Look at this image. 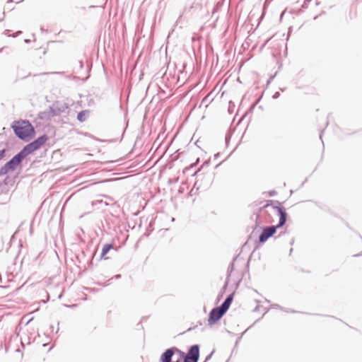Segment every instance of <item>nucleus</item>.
<instances>
[{
  "label": "nucleus",
  "instance_id": "f257e3e1",
  "mask_svg": "<svg viewBox=\"0 0 362 362\" xmlns=\"http://www.w3.org/2000/svg\"><path fill=\"white\" fill-rule=\"evenodd\" d=\"M12 128L15 134L25 141H29L35 135V129L28 121H17L13 123Z\"/></svg>",
  "mask_w": 362,
  "mask_h": 362
},
{
  "label": "nucleus",
  "instance_id": "f03ea898",
  "mask_svg": "<svg viewBox=\"0 0 362 362\" xmlns=\"http://www.w3.org/2000/svg\"><path fill=\"white\" fill-rule=\"evenodd\" d=\"M274 211L279 217V222L276 226L266 227L263 229L262 234L259 235V242L264 243L269 238L272 237L276 231V228L283 226L286 221V213L282 207L274 206Z\"/></svg>",
  "mask_w": 362,
  "mask_h": 362
},
{
  "label": "nucleus",
  "instance_id": "7ed1b4c3",
  "mask_svg": "<svg viewBox=\"0 0 362 362\" xmlns=\"http://www.w3.org/2000/svg\"><path fill=\"white\" fill-rule=\"evenodd\" d=\"M28 156L22 149L11 160L7 162L0 170V175H5L10 171L14 170L18 166L21 161Z\"/></svg>",
  "mask_w": 362,
  "mask_h": 362
},
{
  "label": "nucleus",
  "instance_id": "20e7f679",
  "mask_svg": "<svg viewBox=\"0 0 362 362\" xmlns=\"http://www.w3.org/2000/svg\"><path fill=\"white\" fill-rule=\"evenodd\" d=\"M48 140V137L46 135L38 137L37 139L26 145L23 150L27 154V156L31 154L34 151L40 149Z\"/></svg>",
  "mask_w": 362,
  "mask_h": 362
},
{
  "label": "nucleus",
  "instance_id": "39448f33",
  "mask_svg": "<svg viewBox=\"0 0 362 362\" xmlns=\"http://www.w3.org/2000/svg\"><path fill=\"white\" fill-rule=\"evenodd\" d=\"M199 356L198 345L192 346L187 354L184 362H197Z\"/></svg>",
  "mask_w": 362,
  "mask_h": 362
},
{
  "label": "nucleus",
  "instance_id": "423d86ee",
  "mask_svg": "<svg viewBox=\"0 0 362 362\" xmlns=\"http://www.w3.org/2000/svg\"><path fill=\"white\" fill-rule=\"evenodd\" d=\"M225 313L219 308H214L209 313L208 322L209 325H214L217 322Z\"/></svg>",
  "mask_w": 362,
  "mask_h": 362
},
{
  "label": "nucleus",
  "instance_id": "0eeeda50",
  "mask_svg": "<svg viewBox=\"0 0 362 362\" xmlns=\"http://www.w3.org/2000/svg\"><path fill=\"white\" fill-rule=\"evenodd\" d=\"M175 354L173 349H167L160 356V362H171L172 357Z\"/></svg>",
  "mask_w": 362,
  "mask_h": 362
},
{
  "label": "nucleus",
  "instance_id": "6e6552de",
  "mask_svg": "<svg viewBox=\"0 0 362 362\" xmlns=\"http://www.w3.org/2000/svg\"><path fill=\"white\" fill-rule=\"evenodd\" d=\"M232 300H233V297L231 296H228L225 300V301L221 305V306L219 307V308L225 313L228 310V309L229 308V307H230V305L231 304Z\"/></svg>",
  "mask_w": 362,
  "mask_h": 362
},
{
  "label": "nucleus",
  "instance_id": "1a4fd4ad",
  "mask_svg": "<svg viewBox=\"0 0 362 362\" xmlns=\"http://www.w3.org/2000/svg\"><path fill=\"white\" fill-rule=\"evenodd\" d=\"M112 248V244H106L103 246V250H102V254H101V257L106 259H107V257H105V255H107V253L110 251V249Z\"/></svg>",
  "mask_w": 362,
  "mask_h": 362
},
{
  "label": "nucleus",
  "instance_id": "9d476101",
  "mask_svg": "<svg viewBox=\"0 0 362 362\" xmlns=\"http://www.w3.org/2000/svg\"><path fill=\"white\" fill-rule=\"evenodd\" d=\"M78 117V119L80 122H84L86 120V112H85V111L80 112L78 114V117Z\"/></svg>",
  "mask_w": 362,
  "mask_h": 362
},
{
  "label": "nucleus",
  "instance_id": "9b49d317",
  "mask_svg": "<svg viewBox=\"0 0 362 362\" xmlns=\"http://www.w3.org/2000/svg\"><path fill=\"white\" fill-rule=\"evenodd\" d=\"M4 152H5V150H3V151L0 153V158H1V157H3V154L4 153Z\"/></svg>",
  "mask_w": 362,
  "mask_h": 362
},
{
  "label": "nucleus",
  "instance_id": "f8f14e48",
  "mask_svg": "<svg viewBox=\"0 0 362 362\" xmlns=\"http://www.w3.org/2000/svg\"><path fill=\"white\" fill-rule=\"evenodd\" d=\"M117 278H119L120 277V275H117L116 276Z\"/></svg>",
  "mask_w": 362,
  "mask_h": 362
}]
</instances>
